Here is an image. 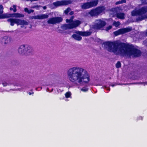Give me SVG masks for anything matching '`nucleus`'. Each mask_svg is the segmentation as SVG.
<instances>
[{"label": "nucleus", "instance_id": "nucleus-1", "mask_svg": "<svg viewBox=\"0 0 147 147\" xmlns=\"http://www.w3.org/2000/svg\"><path fill=\"white\" fill-rule=\"evenodd\" d=\"M103 45L108 51L117 55L138 57L141 54L140 50L129 46L124 43L118 44L117 41L106 42L103 43Z\"/></svg>", "mask_w": 147, "mask_h": 147}, {"label": "nucleus", "instance_id": "nucleus-2", "mask_svg": "<svg viewBox=\"0 0 147 147\" xmlns=\"http://www.w3.org/2000/svg\"><path fill=\"white\" fill-rule=\"evenodd\" d=\"M67 75L69 80L77 85L88 83L90 80L88 72L83 68L78 67H74L69 69Z\"/></svg>", "mask_w": 147, "mask_h": 147}, {"label": "nucleus", "instance_id": "nucleus-3", "mask_svg": "<svg viewBox=\"0 0 147 147\" xmlns=\"http://www.w3.org/2000/svg\"><path fill=\"white\" fill-rule=\"evenodd\" d=\"M147 12V6L142 7L139 10L135 9L131 13L132 16H139L138 20H141L143 19L147 18V14L145 13Z\"/></svg>", "mask_w": 147, "mask_h": 147}, {"label": "nucleus", "instance_id": "nucleus-4", "mask_svg": "<svg viewBox=\"0 0 147 147\" xmlns=\"http://www.w3.org/2000/svg\"><path fill=\"white\" fill-rule=\"evenodd\" d=\"M73 17H72L69 20L67 19L66 22L67 23H69V24H65L62 26H61L62 28L64 30L71 29L76 27L80 24L81 22L80 21L76 20L74 21H73Z\"/></svg>", "mask_w": 147, "mask_h": 147}, {"label": "nucleus", "instance_id": "nucleus-5", "mask_svg": "<svg viewBox=\"0 0 147 147\" xmlns=\"http://www.w3.org/2000/svg\"><path fill=\"white\" fill-rule=\"evenodd\" d=\"M18 51L21 55H29L33 52V50L30 46L23 45L20 46Z\"/></svg>", "mask_w": 147, "mask_h": 147}, {"label": "nucleus", "instance_id": "nucleus-6", "mask_svg": "<svg viewBox=\"0 0 147 147\" xmlns=\"http://www.w3.org/2000/svg\"><path fill=\"white\" fill-rule=\"evenodd\" d=\"M7 21L10 23L11 26H13L15 24H16L17 25H20L21 28L24 27L28 24V22L26 21L18 19L10 18L8 19Z\"/></svg>", "mask_w": 147, "mask_h": 147}, {"label": "nucleus", "instance_id": "nucleus-7", "mask_svg": "<svg viewBox=\"0 0 147 147\" xmlns=\"http://www.w3.org/2000/svg\"><path fill=\"white\" fill-rule=\"evenodd\" d=\"M91 33L88 32H81L77 31L75 32V34L72 35L73 37L75 40H80L82 39L80 36H87L90 35Z\"/></svg>", "mask_w": 147, "mask_h": 147}, {"label": "nucleus", "instance_id": "nucleus-8", "mask_svg": "<svg viewBox=\"0 0 147 147\" xmlns=\"http://www.w3.org/2000/svg\"><path fill=\"white\" fill-rule=\"evenodd\" d=\"M94 28L96 29L100 30L106 25V23L103 19L96 20L94 22Z\"/></svg>", "mask_w": 147, "mask_h": 147}, {"label": "nucleus", "instance_id": "nucleus-9", "mask_svg": "<svg viewBox=\"0 0 147 147\" xmlns=\"http://www.w3.org/2000/svg\"><path fill=\"white\" fill-rule=\"evenodd\" d=\"M105 10L104 7H99L91 10L89 13L92 16H97L101 13H104Z\"/></svg>", "mask_w": 147, "mask_h": 147}, {"label": "nucleus", "instance_id": "nucleus-10", "mask_svg": "<svg viewBox=\"0 0 147 147\" xmlns=\"http://www.w3.org/2000/svg\"><path fill=\"white\" fill-rule=\"evenodd\" d=\"M118 8H114L111 9L110 12L111 16H114L116 14L117 17L119 19H123L124 18L125 14L123 13H117V10Z\"/></svg>", "mask_w": 147, "mask_h": 147}, {"label": "nucleus", "instance_id": "nucleus-11", "mask_svg": "<svg viewBox=\"0 0 147 147\" xmlns=\"http://www.w3.org/2000/svg\"><path fill=\"white\" fill-rule=\"evenodd\" d=\"M62 20V19L61 17H53L49 19L47 21V22L49 24H54L59 23L61 22Z\"/></svg>", "mask_w": 147, "mask_h": 147}, {"label": "nucleus", "instance_id": "nucleus-12", "mask_svg": "<svg viewBox=\"0 0 147 147\" xmlns=\"http://www.w3.org/2000/svg\"><path fill=\"white\" fill-rule=\"evenodd\" d=\"M132 28L130 27L121 29L117 31L114 32V34L116 36L131 31Z\"/></svg>", "mask_w": 147, "mask_h": 147}, {"label": "nucleus", "instance_id": "nucleus-13", "mask_svg": "<svg viewBox=\"0 0 147 147\" xmlns=\"http://www.w3.org/2000/svg\"><path fill=\"white\" fill-rule=\"evenodd\" d=\"M71 2L69 0H63L61 1H57L53 3V5L56 7L58 6L67 5L70 4Z\"/></svg>", "mask_w": 147, "mask_h": 147}, {"label": "nucleus", "instance_id": "nucleus-14", "mask_svg": "<svg viewBox=\"0 0 147 147\" xmlns=\"http://www.w3.org/2000/svg\"><path fill=\"white\" fill-rule=\"evenodd\" d=\"M48 17L49 14H43L33 16L32 17V18L35 19L42 20L47 18Z\"/></svg>", "mask_w": 147, "mask_h": 147}, {"label": "nucleus", "instance_id": "nucleus-15", "mask_svg": "<svg viewBox=\"0 0 147 147\" xmlns=\"http://www.w3.org/2000/svg\"><path fill=\"white\" fill-rule=\"evenodd\" d=\"M98 3V1L97 0H92L89 2L90 8L97 5Z\"/></svg>", "mask_w": 147, "mask_h": 147}, {"label": "nucleus", "instance_id": "nucleus-16", "mask_svg": "<svg viewBox=\"0 0 147 147\" xmlns=\"http://www.w3.org/2000/svg\"><path fill=\"white\" fill-rule=\"evenodd\" d=\"M3 41H4V43L7 44L10 43L11 41H12V39L7 36H5L3 40Z\"/></svg>", "mask_w": 147, "mask_h": 147}, {"label": "nucleus", "instance_id": "nucleus-17", "mask_svg": "<svg viewBox=\"0 0 147 147\" xmlns=\"http://www.w3.org/2000/svg\"><path fill=\"white\" fill-rule=\"evenodd\" d=\"M65 100L66 101H68L69 100L68 98H71V94L70 92H68L65 93Z\"/></svg>", "mask_w": 147, "mask_h": 147}, {"label": "nucleus", "instance_id": "nucleus-18", "mask_svg": "<svg viewBox=\"0 0 147 147\" xmlns=\"http://www.w3.org/2000/svg\"><path fill=\"white\" fill-rule=\"evenodd\" d=\"M10 17L20 18L24 17V15L18 13L10 14Z\"/></svg>", "mask_w": 147, "mask_h": 147}, {"label": "nucleus", "instance_id": "nucleus-19", "mask_svg": "<svg viewBox=\"0 0 147 147\" xmlns=\"http://www.w3.org/2000/svg\"><path fill=\"white\" fill-rule=\"evenodd\" d=\"M10 14L5 13L3 14H0V19H4L10 17Z\"/></svg>", "mask_w": 147, "mask_h": 147}, {"label": "nucleus", "instance_id": "nucleus-20", "mask_svg": "<svg viewBox=\"0 0 147 147\" xmlns=\"http://www.w3.org/2000/svg\"><path fill=\"white\" fill-rule=\"evenodd\" d=\"M83 9H86L90 8L89 2L84 3L81 5Z\"/></svg>", "mask_w": 147, "mask_h": 147}, {"label": "nucleus", "instance_id": "nucleus-21", "mask_svg": "<svg viewBox=\"0 0 147 147\" xmlns=\"http://www.w3.org/2000/svg\"><path fill=\"white\" fill-rule=\"evenodd\" d=\"M3 86H6L10 84L9 81H3L2 83Z\"/></svg>", "mask_w": 147, "mask_h": 147}, {"label": "nucleus", "instance_id": "nucleus-22", "mask_svg": "<svg viewBox=\"0 0 147 147\" xmlns=\"http://www.w3.org/2000/svg\"><path fill=\"white\" fill-rule=\"evenodd\" d=\"M25 11L26 12H28V13H32L34 12V11L32 9L28 10L27 8H25L24 9Z\"/></svg>", "mask_w": 147, "mask_h": 147}, {"label": "nucleus", "instance_id": "nucleus-23", "mask_svg": "<svg viewBox=\"0 0 147 147\" xmlns=\"http://www.w3.org/2000/svg\"><path fill=\"white\" fill-rule=\"evenodd\" d=\"M120 24L119 22H116L115 21L114 22L113 24V25L115 26L116 27H118L120 25Z\"/></svg>", "mask_w": 147, "mask_h": 147}, {"label": "nucleus", "instance_id": "nucleus-24", "mask_svg": "<svg viewBox=\"0 0 147 147\" xmlns=\"http://www.w3.org/2000/svg\"><path fill=\"white\" fill-rule=\"evenodd\" d=\"M11 10H13L14 12H15L16 11V6L15 5H13L12 7L10 8Z\"/></svg>", "mask_w": 147, "mask_h": 147}, {"label": "nucleus", "instance_id": "nucleus-25", "mask_svg": "<svg viewBox=\"0 0 147 147\" xmlns=\"http://www.w3.org/2000/svg\"><path fill=\"white\" fill-rule=\"evenodd\" d=\"M126 1L125 0H122L121 1H119L117 2L116 3V5H117L118 4H120V3H125Z\"/></svg>", "mask_w": 147, "mask_h": 147}, {"label": "nucleus", "instance_id": "nucleus-26", "mask_svg": "<svg viewBox=\"0 0 147 147\" xmlns=\"http://www.w3.org/2000/svg\"><path fill=\"white\" fill-rule=\"evenodd\" d=\"M81 91L83 92H86L88 90V89L86 87H84L81 89Z\"/></svg>", "mask_w": 147, "mask_h": 147}, {"label": "nucleus", "instance_id": "nucleus-27", "mask_svg": "<svg viewBox=\"0 0 147 147\" xmlns=\"http://www.w3.org/2000/svg\"><path fill=\"white\" fill-rule=\"evenodd\" d=\"M116 67L117 68L120 67L121 66V64L120 62L119 61L118 62L116 63Z\"/></svg>", "mask_w": 147, "mask_h": 147}, {"label": "nucleus", "instance_id": "nucleus-28", "mask_svg": "<svg viewBox=\"0 0 147 147\" xmlns=\"http://www.w3.org/2000/svg\"><path fill=\"white\" fill-rule=\"evenodd\" d=\"M11 90L13 91H22V88H20L18 89H11Z\"/></svg>", "mask_w": 147, "mask_h": 147}, {"label": "nucleus", "instance_id": "nucleus-29", "mask_svg": "<svg viewBox=\"0 0 147 147\" xmlns=\"http://www.w3.org/2000/svg\"><path fill=\"white\" fill-rule=\"evenodd\" d=\"M3 6L1 5H0V13L1 14L3 13Z\"/></svg>", "mask_w": 147, "mask_h": 147}, {"label": "nucleus", "instance_id": "nucleus-30", "mask_svg": "<svg viewBox=\"0 0 147 147\" xmlns=\"http://www.w3.org/2000/svg\"><path fill=\"white\" fill-rule=\"evenodd\" d=\"M71 10L69 8H68L66 10L64 11V13L65 14H67Z\"/></svg>", "mask_w": 147, "mask_h": 147}, {"label": "nucleus", "instance_id": "nucleus-31", "mask_svg": "<svg viewBox=\"0 0 147 147\" xmlns=\"http://www.w3.org/2000/svg\"><path fill=\"white\" fill-rule=\"evenodd\" d=\"M40 7L41 6H40L36 5L33 6V7H32V8H35L37 9H39V7Z\"/></svg>", "mask_w": 147, "mask_h": 147}, {"label": "nucleus", "instance_id": "nucleus-32", "mask_svg": "<svg viewBox=\"0 0 147 147\" xmlns=\"http://www.w3.org/2000/svg\"><path fill=\"white\" fill-rule=\"evenodd\" d=\"M112 27V26H108V27H107L106 28L105 30L106 31H108L109 30H110L111 28Z\"/></svg>", "mask_w": 147, "mask_h": 147}, {"label": "nucleus", "instance_id": "nucleus-33", "mask_svg": "<svg viewBox=\"0 0 147 147\" xmlns=\"http://www.w3.org/2000/svg\"><path fill=\"white\" fill-rule=\"evenodd\" d=\"M142 2L143 4L147 3V0H142Z\"/></svg>", "mask_w": 147, "mask_h": 147}, {"label": "nucleus", "instance_id": "nucleus-34", "mask_svg": "<svg viewBox=\"0 0 147 147\" xmlns=\"http://www.w3.org/2000/svg\"><path fill=\"white\" fill-rule=\"evenodd\" d=\"M103 88H105L107 90H110V88H107L106 86H104L103 87Z\"/></svg>", "mask_w": 147, "mask_h": 147}, {"label": "nucleus", "instance_id": "nucleus-35", "mask_svg": "<svg viewBox=\"0 0 147 147\" xmlns=\"http://www.w3.org/2000/svg\"><path fill=\"white\" fill-rule=\"evenodd\" d=\"M33 93H34L33 92H29L28 93V94H29V95H32V94H33Z\"/></svg>", "mask_w": 147, "mask_h": 147}, {"label": "nucleus", "instance_id": "nucleus-36", "mask_svg": "<svg viewBox=\"0 0 147 147\" xmlns=\"http://www.w3.org/2000/svg\"><path fill=\"white\" fill-rule=\"evenodd\" d=\"M74 12L73 11H71L70 13V14L71 15L73 14Z\"/></svg>", "mask_w": 147, "mask_h": 147}, {"label": "nucleus", "instance_id": "nucleus-37", "mask_svg": "<svg viewBox=\"0 0 147 147\" xmlns=\"http://www.w3.org/2000/svg\"><path fill=\"white\" fill-rule=\"evenodd\" d=\"M43 9H46L47 8V7L46 6H44L43 7Z\"/></svg>", "mask_w": 147, "mask_h": 147}, {"label": "nucleus", "instance_id": "nucleus-38", "mask_svg": "<svg viewBox=\"0 0 147 147\" xmlns=\"http://www.w3.org/2000/svg\"><path fill=\"white\" fill-rule=\"evenodd\" d=\"M144 84V85H145V84L147 85V82H146L143 83Z\"/></svg>", "mask_w": 147, "mask_h": 147}, {"label": "nucleus", "instance_id": "nucleus-39", "mask_svg": "<svg viewBox=\"0 0 147 147\" xmlns=\"http://www.w3.org/2000/svg\"><path fill=\"white\" fill-rule=\"evenodd\" d=\"M140 119H141V120H142L143 119V118L142 117H140Z\"/></svg>", "mask_w": 147, "mask_h": 147}, {"label": "nucleus", "instance_id": "nucleus-40", "mask_svg": "<svg viewBox=\"0 0 147 147\" xmlns=\"http://www.w3.org/2000/svg\"><path fill=\"white\" fill-rule=\"evenodd\" d=\"M111 86H112V87H113L115 86V85L114 84H112V85H111Z\"/></svg>", "mask_w": 147, "mask_h": 147}, {"label": "nucleus", "instance_id": "nucleus-41", "mask_svg": "<svg viewBox=\"0 0 147 147\" xmlns=\"http://www.w3.org/2000/svg\"><path fill=\"white\" fill-rule=\"evenodd\" d=\"M146 34L147 35V32L146 33Z\"/></svg>", "mask_w": 147, "mask_h": 147}]
</instances>
